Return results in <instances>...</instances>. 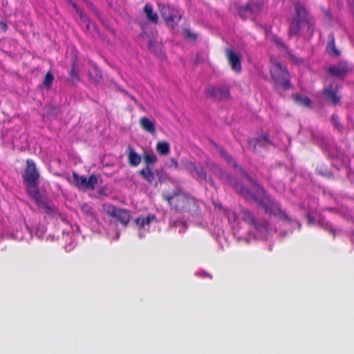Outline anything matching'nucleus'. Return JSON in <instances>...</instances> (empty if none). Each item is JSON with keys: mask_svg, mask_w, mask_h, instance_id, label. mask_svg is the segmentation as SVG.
<instances>
[{"mask_svg": "<svg viewBox=\"0 0 354 354\" xmlns=\"http://www.w3.org/2000/svg\"><path fill=\"white\" fill-rule=\"evenodd\" d=\"M69 4H72V3H73V1L72 0H66Z\"/></svg>", "mask_w": 354, "mask_h": 354, "instance_id": "79ce46f5", "label": "nucleus"}, {"mask_svg": "<svg viewBox=\"0 0 354 354\" xmlns=\"http://www.w3.org/2000/svg\"><path fill=\"white\" fill-rule=\"evenodd\" d=\"M170 161H171V165H169V167H174V169H177L178 167V163L177 162L176 160H175L174 158H171L170 159Z\"/></svg>", "mask_w": 354, "mask_h": 354, "instance_id": "e433bc0d", "label": "nucleus"}, {"mask_svg": "<svg viewBox=\"0 0 354 354\" xmlns=\"http://www.w3.org/2000/svg\"><path fill=\"white\" fill-rule=\"evenodd\" d=\"M53 80L54 76L53 73L50 71H48L44 77L43 84L46 88H49L52 86Z\"/></svg>", "mask_w": 354, "mask_h": 354, "instance_id": "473e14b6", "label": "nucleus"}, {"mask_svg": "<svg viewBox=\"0 0 354 354\" xmlns=\"http://www.w3.org/2000/svg\"><path fill=\"white\" fill-rule=\"evenodd\" d=\"M242 219L250 226L254 223L257 218L248 209H243L241 212Z\"/></svg>", "mask_w": 354, "mask_h": 354, "instance_id": "a878e982", "label": "nucleus"}, {"mask_svg": "<svg viewBox=\"0 0 354 354\" xmlns=\"http://www.w3.org/2000/svg\"><path fill=\"white\" fill-rule=\"evenodd\" d=\"M338 90V86L334 84L326 86L323 90L325 97L334 106L339 104L341 101V97L337 95Z\"/></svg>", "mask_w": 354, "mask_h": 354, "instance_id": "9d476101", "label": "nucleus"}, {"mask_svg": "<svg viewBox=\"0 0 354 354\" xmlns=\"http://www.w3.org/2000/svg\"><path fill=\"white\" fill-rule=\"evenodd\" d=\"M220 156L227 162V163L230 165H232L233 167L239 169V172L245 177V175L240 170L241 168L244 170L241 167H239L236 162L234 160L233 157L227 153V151L223 147H217Z\"/></svg>", "mask_w": 354, "mask_h": 354, "instance_id": "2eb2a0df", "label": "nucleus"}, {"mask_svg": "<svg viewBox=\"0 0 354 354\" xmlns=\"http://www.w3.org/2000/svg\"><path fill=\"white\" fill-rule=\"evenodd\" d=\"M71 6L75 10L77 13H78L81 10L75 2L72 3Z\"/></svg>", "mask_w": 354, "mask_h": 354, "instance_id": "ea45409f", "label": "nucleus"}, {"mask_svg": "<svg viewBox=\"0 0 354 354\" xmlns=\"http://www.w3.org/2000/svg\"><path fill=\"white\" fill-rule=\"evenodd\" d=\"M155 219L156 216L154 215H148L147 217L139 216L135 220V223L141 229L146 225H149L151 222Z\"/></svg>", "mask_w": 354, "mask_h": 354, "instance_id": "5701e85b", "label": "nucleus"}, {"mask_svg": "<svg viewBox=\"0 0 354 354\" xmlns=\"http://www.w3.org/2000/svg\"><path fill=\"white\" fill-rule=\"evenodd\" d=\"M225 55L232 69L237 73L241 71V64L240 57L232 50L227 48Z\"/></svg>", "mask_w": 354, "mask_h": 354, "instance_id": "f8f14e48", "label": "nucleus"}, {"mask_svg": "<svg viewBox=\"0 0 354 354\" xmlns=\"http://www.w3.org/2000/svg\"><path fill=\"white\" fill-rule=\"evenodd\" d=\"M212 167L216 169V174L218 175L224 184L233 187L236 192L245 200L257 203L259 207L264 209L266 214L270 216L277 217L279 220L288 223H292L290 217L281 209V204L268 194L255 180L252 178L245 170L240 168V170L245 175V178L250 182L253 190H250L249 188L245 187L242 183H238L236 178L221 169L216 163L213 162Z\"/></svg>", "mask_w": 354, "mask_h": 354, "instance_id": "f257e3e1", "label": "nucleus"}, {"mask_svg": "<svg viewBox=\"0 0 354 354\" xmlns=\"http://www.w3.org/2000/svg\"><path fill=\"white\" fill-rule=\"evenodd\" d=\"M143 10L146 14L147 18L149 21L152 24H157L158 22V17L156 12H153V9L151 5L147 3Z\"/></svg>", "mask_w": 354, "mask_h": 354, "instance_id": "6ab92c4d", "label": "nucleus"}, {"mask_svg": "<svg viewBox=\"0 0 354 354\" xmlns=\"http://www.w3.org/2000/svg\"><path fill=\"white\" fill-rule=\"evenodd\" d=\"M238 14L244 20L252 15V14L250 13L247 4L238 8Z\"/></svg>", "mask_w": 354, "mask_h": 354, "instance_id": "2f4dec72", "label": "nucleus"}, {"mask_svg": "<svg viewBox=\"0 0 354 354\" xmlns=\"http://www.w3.org/2000/svg\"><path fill=\"white\" fill-rule=\"evenodd\" d=\"M328 72L337 77H344L348 73V67L344 64L331 66L328 68Z\"/></svg>", "mask_w": 354, "mask_h": 354, "instance_id": "dca6fc26", "label": "nucleus"}, {"mask_svg": "<svg viewBox=\"0 0 354 354\" xmlns=\"http://www.w3.org/2000/svg\"><path fill=\"white\" fill-rule=\"evenodd\" d=\"M326 50L328 55L332 56L338 57L340 55V51L335 46V35L333 32L328 35Z\"/></svg>", "mask_w": 354, "mask_h": 354, "instance_id": "f3484780", "label": "nucleus"}, {"mask_svg": "<svg viewBox=\"0 0 354 354\" xmlns=\"http://www.w3.org/2000/svg\"><path fill=\"white\" fill-rule=\"evenodd\" d=\"M309 220L313 223L314 222V218L312 217H309Z\"/></svg>", "mask_w": 354, "mask_h": 354, "instance_id": "37998d69", "label": "nucleus"}, {"mask_svg": "<svg viewBox=\"0 0 354 354\" xmlns=\"http://www.w3.org/2000/svg\"><path fill=\"white\" fill-rule=\"evenodd\" d=\"M182 164L184 168L191 174L192 176H195L194 171L197 166L195 162L185 159L182 160Z\"/></svg>", "mask_w": 354, "mask_h": 354, "instance_id": "cd10ccee", "label": "nucleus"}, {"mask_svg": "<svg viewBox=\"0 0 354 354\" xmlns=\"http://www.w3.org/2000/svg\"><path fill=\"white\" fill-rule=\"evenodd\" d=\"M178 223H181L182 225H184V224H185V223H183V222H180V221L178 222V221H170V222H169V225H170L171 227H177Z\"/></svg>", "mask_w": 354, "mask_h": 354, "instance_id": "58836bf2", "label": "nucleus"}, {"mask_svg": "<svg viewBox=\"0 0 354 354\" xmlns=\"http://www.w3.org/2000/svg\"><path fill=\"white\" fill-rule=\"evenodd\" d=\"M295 16L289 22L288 35L290 37H299L306 30V33H313V24L307 17L306 8L299 3H295Z\"/></svg>", "mask_w": 354, "mask_h": 354, "instance_id": "f03ea898", "label": "nucleus"}, {"mask_svg": "<svg viewBox=\"0 0 354 354\" xmlns=\"http://www.w3.org/2000/svg\"><path fill=\"white\" fill-rule=\"evenodd\" d=\"M86 24V28L87 30H88L90 28V24H91V21L89 20V22H84Z\"/></svg>", "mask_w": 354, "mask_h": 354, "instance_id": "a19ab883", "label": "nucleus"}, {"mask_svg": "<svg viewBox=\"0 0 354 354\" xmlns=\"http://www.w3.org/2000/svg\"><path fill=\"white\" fill-rule=\"evenodd\" d=\"M77 14L82 22H89L88 17L82 10H80Z\"/></svg>", "mask_w": 354, "mask_h": 354, "instance_id": "c9c22d12", "label": "nucleus"}, {"mask_svg": "<svg viewBox=\"0 0 354 354\" xmlns=\"http://www.w3.org/2000/svg\"><path fill=\"white\" fill-rule=\"evenodd\" d=\"M39 207L42 208L45 212L49 216H54L56 213V207L55 205H51L48 202L42 200V196L40 192H38V196L34 198L32 196H29Z\"/></svg>", "mask_w": 354, "mask_h": 354, "instance_id": "9b49d317", "label": "nucleus"}, {"mask_svg": "<svg viewBox=\"0 0 354 354\" xmlns=\"http://www.w3.org/2000/svg\"><path fill=\"white\" fill-rule=\"evenodd\" d=\"M205 95L209 98L214 100H221L230 96L228 88L223 86L216 87L214 86H208L205 89Z\"/></svg>", "mask_w": 354, "mask_h": 354, "instance_id": "1a4fd4ad", "label": "nucleus"}, {"mask_svg": "<svg viewBox=\"0 0 354 354\" xmlns=\"http://www.w3.org/2000/svg\"><path fill=\"white\" fill-rule=\"evenodd\" d=\"M158 8L167 26L174 29L181 19L182 15L174 8L163 3H159Z\"/></svg>", "mask_w": 354, "mask_h": 354, "instance_id": "423d86ee", "label": "nucleus"}, {"mask_svg": "<svg viewBox=\"0 0 354 354\" xmlns=\"http://www.w3.org/2000/svg\"><path fill=\"white\" fill-rule=\"evenodd\" d=\"M270 223L266 221H260L259 219H256L254 223L252 225L256 230L259 232L261 234H266L268 232Z\"/></svg>", "mask_w": 354, "mask_h": 354, "instance_id": "4be33fe9", "label": "nucleus"}, {"mask_svg": "<svg viewBox=\"0 0 354 354\" xmlns=\"http://www.w3.org/2000/svg\"><path fill=\"white\" fill-rule=\"evenodd\" d=\"M242 219L250 226L254 223L257 218L248 209H243L241 212Z\"/></svg>", "mask_w": 354, "mask_h": 354, "instance_id": "393cba45", "label": "nucleus"}, {"mask_svg": "<svg viewBox=\"0 0 354 354\" xmlns=\"http://www.w3.org/2000/svg\"><path fill=\"white\" fill-rule=\"evenodd\" d=\"M195 176H192L198 181H205L212 186H214V182L210 176H208L204 168L201 165H197L194 171Z\"/></svg>", "mask_w": 354, "mask_h": 354, "instance_id": "4468645a", "label": "nucleus"}, {"mask_svg": "<svg viewBox=\"0 0 354 354\" xmlns=\"http://www.w3.org/2000/svg\"><path fill=\"white\" fill-rule=\"evenodd\" d=\"M82 209L85 212L86 214H89L91 212V207L87 205H84L82 207Z\"/></svg>", "mask_w": 354, "mask_h": 354, "instance_id": "4c0bfd02", "label": "nucleus"}, {"mask_svg": "<svg viewBox=\"0 0 354 354\" xmlns=\"http://www.w3.org/2000/svg\"><path fill=\"white\" fill-rule=\"evenodd\" d=\"M272 66L270 68V75L274 84V88H282L288 90L292 88L290 73L286 66H283L275 58L271 57Z\"/></svg>", "mask_w": 354, "mask_h": 354, "instance_id": "20e7f679", "label": "nucleus"}, {"mask_svg": "<svg viewBox=\"0 0 354 354\" xmlns=\"http://www.w3.org/2000/svg\"><path fill=\"white\" fill-rule=\"evenodd\" d=\"M247 6H248L250 13L252 15H255L259 13L262 10L263 4L261 1L248 2Z\"/></svg>", "mask_w": 354, "mask_h": 354, "instance_id": "bb28decb", "label": "nucleus"}, {"mask_svg": "<svg viewBox=\"0 0 354 354\" xmlns=\"http://www.w3.org/2000/svg\"><path fill=\"white\" fill-rule=\"evenodd\" d=\"M162 198L176 212H182L185 210L189 203L188 196L179 188L175 189L171 194H163Z\"/></svg>", "mask_w": 354, "mask_h": 354, "instance_id": "39448f33", "label": "nucleus"}, {"mask_svg": "<svg viewBox=\"0 0 354 354\" xmlns=\"http://www.w3.org/2000/svg\"><path fill=\"white\" fill-rule=\"evenodd\" d=\"M138 174L150 185L155 180V173L151 168H142L138 171Z\"/></svg>", "mask_w": 354, "mask_h": 354, "instance_id": "aec40b11", "label": "nucleus"}, {"mask_svg": "<svg viewBox=\"0 0 354 354\" xmlns=\"http://www.w3.org/2000/svg\"><path fill=\"white\" fill-rule=\"evenodd\" d=\"M73 182L74 185L81 190L91 189L93 190L95 189L96 185L98 183L97 178L94 174L89 176L87 178L84 176H80L76 172H73Z\"/></svg>", "mask_w": 354, "mask_h": 354, "instance_id": "6e6552de", "label": "nucleus"}, {"mask_svg": "<svg viewBox=\"0 0 354 354\" xmlns=\"http://www.w3.org/2000/svg\"><path fill=\"white\" fill-rule=\"evenodd\" d=\"M69 75L73 82L80 81L78 66L75 61L72 64Z\"/></svg>", "mask_w": 354, "mask_h": 354, "instance_id": "c756f323", "label": "nucleus"}, {"mask_svg": "<svg viewBox=\"0 0 354 354\" xmlns=\"http://www.w3.org/2000/svg\"><path fill=\"white\" fill-rule=\"evenodd\" d=\"M140 125L142 129L151 134H154L156 133L154 122L147 117H142L140 119Z\"/></svg>", "mask_w": 354, "mask_h": 354, "instance_id": "a211bd4d", "label": "nucleus"}, {"mask_svg": "<svg viewBox=\"0 0 354 354\" xmlns=\"http://www.w3.org/2000/svg\"><path fill=\"white\" fill-rule=\"evenodd\" d=\"M263 142H266L270 145L272 144L270 140L269 139L268 135L267 133H265L256 140V143L254 145V149H256L257 145H259V146H263L264 145Z\"/></svg>", "mask_w": 354, "mask_h": 354, "instance_id": "72a5a7b5", "label": "nucleus"}, {"mask_svg": "<svg viewBox=\"0 0 354 354\" xmlns=\"http://www.w3.org/2000/svg\"><path fill=\"white\" fill-rule=\"evenodd\" d=\"M185 37L186 39H191L192 41H196L197 39V35L195 33H193L190 29L185 28L184 30Z\"/></svg>", "mask_w": 354, "mask_h": 354, "instance_id": "f704fd0d", "label": "nucleus"}, {"mask_svg": "<svg viewBox=\"0 0 354 354\" xmlns=\"http://www.w3.org/2000/svg\"><path fill=\"white\" fill-rule=\"evenodd\" d=\"M156 151L161 156H166L170 152V145L167 141H160L156 145Z\"/></svg>", "mask_w": 354, "mask_h": 354, "instance_id": "b1692460", "label": "nucleus"}, {"mask_svg": "<svg viewBox=\"0 0 354 354\" xmlns=\"http://www.w3.org/2000/svg\"><path fill=\"white\" fill-rule=\"evenodd\" d=\"M39 176L35 162L31 159H27L22 177L26 185V192L29 196H32L36 198L38 196Z\"/></svg>", "mask_w": 354, "mask_h": 354, "instance_id": "7ed1b4c3", "label": "nucleus"}, {"mask_svg": "<svg viewBox=\"0 0 354 354\" xmlns=\"http://www.w3.org/2000/svg\"><path fill=\"white\" fill-rule=\"evenodd\" d=\"M125 153L127 157L128 163L131 167H136L140 164L142 158L137 153L133 147L129 145Z\"/></svg>", "mask_w": 354, "mask_h": 354, "instance_id": "ddd939ff", "label": "nucleus"}, {"mask_svg": "<svg viewBox=\"0 0 354 354\" xmlns=\"http://www.w3.org/2000/svg\"><path fill=\"white\" fill-rule=\"evenodd\" d=\"M104 209L107 215L116 218L124 226L128 225L131 218L129 210L110 204L104 205Z\"/></svg>", "mask_w": 354, "mask_h": 354, "instance_id": "0eeeda50", "label": "nucleus"}, {"mask_svg": "<svg viewBox=\"0 0 354 354\" xmlns=\"http://www.w3.org/2000/svg\"><path fill=\"white\" fill-rule=\"evenodd\" d=\"M89 76L96 83L99 82L102 77L101 71L95 66L93 68V71L89 72Z\"/></svg>", "mask_w": 354, "mask_h": 354, "instance_id": "7c9ffc66", "label": "nucleus"}, {"mask_svg": "<svg viewBox=\"0 0 354 354\" xmlns=\"http://www.w3.org/2000/svg\"><path fill=\"white\" fill-rule=\"evenodd\" d=\"M145 167L144 168H151L157 162L158 158L153 153H145L142 156Z\"/></svg>", "mask_w": 354, "mask_h": 354, "instance_id": "412c9836", "label": "nucleus"}, {"mask_svg": "<svg viewBox=\"0 0 354 354\" xmlns=\"http://www.w3.org/2000/svg\"><path fill=\"white\" fill-rule=\"evenodd\" d=\"M295 101L306 107L311 106V100L308 97H302L301 95L297 94L293 97Z\"/></svg>", "mask_w": 354, "mask_h": 354, "instance_id": "c85d7f7f", "label": "nucleus"}]
</instances>
